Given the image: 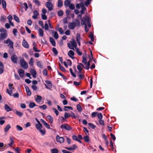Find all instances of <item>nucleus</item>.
Instances as JSON below:
<instances>
[{
  "label": "nucleus",
  "mask_w": 153,
  "mask_h": 153,
  "mask_svg": "<svg viewBox=\"0 0 153 153\" xmlns=\"http://www.w3.org/2000/svg\"><path fill=\"white\" fill-rule=\"evenodd\" d=\"M75 49L77 54L79 56H81L82 54V53L81 52L79 51V49L78 48H76Z\"/></svg>",
  "instance_id": "obj_38"
},
{
  "label": "nucleus",
  "mask_w": 153,
  "mask_h": 153,
  "mask_svg": "<svg viewBox=\"0 0 153 153\" xmlns=\"http://www.w3.org/2000/svg\"><path fill=\"white\" fill-rule=\"evenodd\" d=\"M36 106H37V105H36L35 103L33 102H31L29 103V107L30 108H32Z\"/></svg>",
  "instance_id": "obj_21"
},
{
  "label": "nucleus",
  "mask_w": 153,
  "mask_h": 153,
  "mask_svg": "<svg viewBox=\"0 0 153 153\" xmlns=\"http://www.w3.org/2000/svg\"><path fill=\"white\" fill-rule=\"evenodd\" d=\"M74 54V52L72 50H70L68 53V56L72 59H74V57L72 56H73Z\"/></svg>",
  "instance_id": "obj_17"
},
{
  "label": "nucleus",
  "mask_w": 153,
  "mask_h": 153,
  "mask_svg": "<svg viewBox=\"0 0 153 153\" xmlns=\"http://www.w3.org/2000/svg\"><path fill=\"white\" fill-rule=\"evenodd\" d=\"M33 59L32 58H30V61L29 62V64L33 66Z\"/></svg>",
  "instance_id": "obj_56"
},
{
  "label": "nucleus",
  "mask_w": 153,
  "mask_h": 153,
  "mask_svg": "<svg viewBox=\"0 0 153 153\" xmlns=\"http://www.w3.org/2000/svg\"><path fill=\"white\" fill-rule=\"evenodd\" d=\"M52 51L55 55H57L58 54V52L55 48H52Z\"/></svg>",
  "instance_id": "obj_42"
},
{
  "label": "nucleus",
  "mask_w": 153,
  "mask_h": 153,
  "mask_svg": "<svg viewBox=\"0 0 153 153\" xmlns=\"http://www.w3.org/2000/svg\"><path fill=\"white\" fill-rule=\"evenodd\" d=\"M69 71L71 73V75L74 77H76V75L75 74H74L72 71V69L71 68H70L69 69Z\"/></svg>",
  "instance_id": "obj_44"
},
{
  "label": "nucleus",
  "mask_w": 153,
  "mask_h": 153,
  "mask_svg": "<svg viewBox=\"0 0 153 153\" xmlns=\"http://www.w3.org/2000/svg\"><path fill=\"white\" fill-rule=\"evenodd\" d=\"M18 72L19 74V76L21 77H23L24 75V71L22 69H19L18 70Z\"/></svg>",
  "instance_id": "obj_13"
},
{
  "label": "nucleus",
  "mask_w": 153,
  "mask_h": 153,
  "mask_svg": "<svg viewBox=\"0 0 153 153\" xmlns=\"http://www.w3.org/2000/svg\"><path fill=\"white\" fill-rule=\"evenodd\" d=\"M58 14L59 16H62L63 14V11L62 10H60L58 12Z\"/></svg>",
  "instance_id": "obj_51"
},
{
  "label": "nucleus",
  "mask_w": 153,
  "mask_h": 153,
  "mask_svg": "<svg viewBox=\"0 0 153 153\" xmlns=\"http://www.w3.org/2000/svg\"><path fill=\"white\" fill-rule=\"evenodd\" d=\"M97 114V112H93L91 113V117H95Z\"/></svg>",
  "instance_id": "obj_64"
},
{
  "label": "nucleus",
  "mask_w": 153,
  "mask_h": 153,
  "mask_svg": "<svg viewBox=\"0 0 153 153\" xmlns=\"http://www.w3.org/2000/svg\"><path fill=\"white\" fill-rule=\"evenodd\" d=\"M50 41L53 46L54 47L56 46V42L53 38L50 37Z\"/></svg>",
  "instance_id": "obj_18"
},
{
  "label": "nucleus",
  "mask_w": 153,
  "mask_h": 153,
  "mask_svg": "<svg viewBox=\"0 0 153 153\" xmlns=\"http://www.w3.org/2000/svg\"><path fill=\"white\" fill-rule=\"evenodd\" d=\"M58 31L62 35L64 34V32L62 28H59Z\"/></svg>",
  "instance_id": "obj_59"
},
{
  "label": "nucleus",
  "mask_w": 153,
  "mask_h": 153,
  "mask_svg": "<svg viewBox=\"0 0 153 153\" xmlns=\"http://www.w3.org/2000/svg\"><path fill=\"white\" fill-rule=\"evenodd\" d=\"M89 19L88 17L85 15V16L83 17L81 20V24L82 25H87L86 23H87L89 21Z\"/></svg>",
  "instance_id": "obj_3"
},
{
  "label": "nucleus",
  "mask_w": 153,
  "mask_h": 153,
  "mask_svg": "<svg viewBox=\"0 0 153 153\" xmlns=\"http://www.w3.org/2000/svg\"><path fill=\"white\" fill-rule=\"evenodd\" d=\"M35 127L37 130H39L42 128V125L41 123H40L36 124Z\"/></svg>",
  "instance_id": "obj_22"
},
{
  "label": "nucleus",
  "mask_w": 153,
  "mask_h": 153,
  "mask_svg": "<svg viewBox=\"0 0 153 153\" xmlns=\"http://www.w3.org/2000/svg\"><path fill=\"white\" fill-rule=\"evenodd\" d=\"M97 116L99 120L102 119V115L101 113H99L97 114Z\"/></svg>",
  "instance_id": "obj_46"
},
{
  "label": "nucleus",
  "mask_w": 153,
  "mask_h": 153,
  "mask_svg": "<svg viewBox=\"0 0 153 153\" xmlns=\"http://www.w3.org/2000/svg\"><path fill=\"white\" fill-rule=\"evenodd\" d=\"M91 0H86V1L85 2V4L86 6H88L91 3Z\"/></svg>",
  "instance_id": "obj_52"
},
{
  "label": "nucleus",
  "mask_w": 153,
  "mask_h": 153,
  "mask_svg": "<svg viewBox=\"0 0 153 153\" xmlns=\"http://www.w3.org/2000/svg\"><path fill=\"white\" fill-rule=\"evenodd\" d=\"M64 4L65 7H68L70 4L71 1L69 0H65L64 2Z\"/></svg>",
  "instance_id": "obj_19"
},
{
  "label": "nucleus",
  "mask_w": 153,
  "mask_h": 153,
  "mask_svg": "<svg viewBox=\"0 0 153 153\" xmlns=\"http://www.w3.org/2000/svg\"><path fill=\"white\" fill-rule=\"evenodd\" d=\"M60 128L62 129H65L68 131H71L72 128L69 126L68 124H64L61 125Z\"/></svg>",
  "instance_id": "obj_4"
},
{
  "label": "nucleus",
  "mask_w": 153,
  "mask_h": 153,
  "mask_svg": "<svg viewBox=\"0 0 153 153\" xmlns=\"http://www.w3.org/2000/svg\"><path fill=\"white\" fill-rule=\"evenodd\" d=\"M42 62L40 61H39L37 63V65L39 68H43L42 65Z\"/></svg>",
  "instance_id": "obj_35"
},
{
  "label": "nucleus",
  "mask_w": 153,
  "mask_h": 153,
  "mask_svg": "<svg viewBox=\"0 0 153 153\" xmlns=\"http://www.w3.org/2000/svg\"><path fill=\"white\" fill-rule=\"evenodd\" d=\"M72 147H71L69 148L67 147H65V148L68 150L72 151L77 148L78 147L75 144H73L72 145Z\"/></svg>",
  "instance_id": "obj_9"
},
{
  "label": "nucleus",
  "mask_w": 153,
  "mask_h": 153,
  "mask_svg": "<svg viewBox=\"0 0 153 153\" xmlns=\"http://www.w3.org/2000/svg\"><path fill=\"white\" fill-rule=\"evenodd\" d=\"M11 126L9 124H7L4 128L5 132H7L9 129L10 128Z\"/></svg>",
  "instance_id": "obj_26"
},
{
  "label": "nucleus",
  "mask_w": 153,
  "mask_h": 153,
  "mask_svg": "<svg viewBox=\"0 0 153 153\" xmlns=\"http://www.w3.org/2000/svg\"><path fill=\"white\" fill-rule=\"evenodd\" d=\"M76 108L77 110L79 112H81L82 111V108L81 105L79 104H77L76 105Z\"/></svg>",
  "instance_id": "obj_31"
},
{
  "label": "nucleus",
  "mask_w": 153,
  "mask_h": 153,
  "mask_svg": "<svg viewBox=\"0 0 153 153\" xmlns=\"http://www.w3.org/2000/svg\"><path fill=\"white\" fill-rule=\"evenodd\" d=\"M10 143L8 144V146H12L14 143V140L13 138L10 137Z\"/></svg>",
  "instance_id": "obj_32"
},
{
  "label": "nucleus",
  "mask_w": 153,
  "mask_h": 153,
  "mask_svg": "<svg viewBox=\"0 0 153 153\" xmlns=\"http://www.w3.org/2000/svg\"><path fill=\"white\" fill-rule=\"evenodd\" d=\"M16 128L17 130L18 131H22L23 130L22 128V127H21L20 126H19V125H17L16 126Z\"/></svg>",
  "instance_id": "obj_43"
},
{
  "label": "nucleus",
  "mask_w": 153,
  "mask_h": 153,
  "mask_svg": "<svg viewBox=\"0 0 153 153\" xmlns=\"http://www.w3.org/2000/svg\"><path fill=\"white\" fill-rule=\"evenodd\" d=\"M45 82L49 86L52 87V84L50 81L47 80L45 81Z\"/></svg>",
  "instance_id": "obj_50"
},
{
  "label": "nucleus",
  "mask_w": 153,
  "mask_h": 153,
  "mask_svg": "<svg viewBox=\"0 0 153 153\" xmlns=\"http://www.w3.org/2000/svg\"><path fill=\"white\" fill-rule=\"evenodd\" d=\"M65 108H67L70 110H73V108L71 106H65L64 110L65 111H67L68 110L66 109Z\"/></svg>",
  "instance_id": "obj_48"
},
{
  "label": "nucleus",
  "mask_w": 153,
  "mask_h": 153,
  "mask_svg": "<svg viewBox=\"0 0 153 153\" xmlns=\"http://www.w3.org/2000/svg\"><path fill=\"white\" fill-rule=\"evenodd\" d=\"M63 1L62 0H58V7H61L63 6Z\"/></svg>",
  "instance_id": "obj_24"
},
{
  "label": "nucleus",
  "mask_w": 153,
  "mask_h": 153,
  "mask_svg": "<svg viewBox=\"0 0 153 153\" xmlns=\"http://www.w3.org/2000/svg\"><path fill=\"white\" fill-rule=\"evenodd\" d=\"M1 3L3 7V8L4 10H5L6 9V2L4 0H2L1 1Z\"/></svg>",
  "instance_id": "obj_30"
},
{
  "label": "nucleus",
  "mask_w": 153,
  "mask_h": 153,
  "mask_svg": "<svg viewBox=\"0 0 153 153\" xmlns=\"http://www.w3.org/2000/svg\"><path fill=\"white\" fill-rule=\"evenodd\" d=\"M4 42L5 44H8V46L9 47L10 50H13L14 43L10 39L8 38L6 40H4Z\"/></svg>",
  "instance_id": "obj_1"
},
{
  "label": "nucleus",
  "mask_w": 153,
  "mask_h": 153,
  "mask_svg": "<svg viewBox=\"0 0 153 153\" xmlns=\"http://www.w3.org/2000/svg\"><path fill=\"white\" fill-rule=\"evenodd\" d=\"M89 126L91 127L93 129H94L96 127V126L91 123H88Z\"/></svg>",
  "instance_id": "obj_49"
},
{
  "label": "nucleus",
  "mask_w": 153,
  "mask_h": 153,
  "mask_svg": "<svg viewBox=\"0 0 153 153\" xmlns=\"http://www.w3.org/2000/svg\"><path fill=\"white\" fill-rule=\"evenodd\" d=\"M69 6V8L72 10H74V9L75 6L73 4H70Z\"/></svg>",
  "instance_id": "obj_58"
},
{
  "label": "nucleus",
  "mask_w": 153,
  "mask_h": 153,
  "mask_svg": "<svg viewBox=\"0 0 153 153\" xmlns=\"http://www.w3.org/2000/svg\"><path fill=\"white\" fill-rule=\"evenodd\" d=\"M52 153H58L59 151L56 148H54L51 150Z\"/></svg>",
  "instance_id": "obj_37"
},
{
  "label": "nucleus",
  "mask_w": 153,
  "mask_h": 153,
  "mask_svg": "<svg viewBox=\"0 0 153 153\" xmlns=\"http://www.w3.org/2000/svg\"><path fill=\"white\" fill-rule=\"evenodd\" d=\"M31 88L33 89V90L34 91H36L37 89V87L36 86L34 85H33L31 86Z\"/></svg>",
  "instance_id": "obj_61"
},
{
  "label": "nucleus",
  "mask_w": 153,
  "mask_h": 153,
  "mask_svg": "<svg viewBox=\"0 0 153 153\" xmlns=\"http://www.w3.org/2000/svg\"><path fill=\"white\" fill-rule=\"evenodd\" d=\"M42 97L39 95H37L36 98L35 99V101L37 102H41L42 100Z\"/></svg>",
  "instance_id": "obj_23"
},
{
  "label": "nucleus",
  "mask_w": 153,
  "mask_h": 153,
  "mask_svg": "<svg viewBox=\"0 0 153 153\" xmlns=\"http://www.w3.org/2000/svg\"><path fill=\"white\" fill-rule=\"evenodd\" d=\"M39 107L40 108H42L43 110H45L47 108V106L45 105H43L42 106H39Z\"/></svg>",
  "instance_id": "obj_63"
},
{
  "label": "nucleus",
  "mask_w": 153,
  "mask_h": 153,
  "mask_svg": "<svg viewBox=\"0 0 153 153\" xmlns=\"http://www.w3.org/2000/svg\"><path fill=\"white\" fill-rule=\"evenodd\" d=\"M85 134L86 135L83 137V139L85 142H88L89 141V137L87 135L86 133Z\"/></svg>",
  "instance_id": "obj_28"
},
{
  "label": "nucleus",
  "mask_w": 153,
  "mask_h": 153,
  "mask_svg": "<svg viewBox=\"0 0 153 153\" xmlns=\"http://www.w3.org/2000/svg\"><path fill=\"white\" fill-rule=\"evenodd\" d=\"M53 36L56 39H57L58 38L59 35L56 32H54Z\"/></svg>",
  "instance_id": "obj_57"
},
{
  "label": "nucleus",
  "mask_w": 153,
  "mask_h": 153,
  "mask_svg": "<svg viewBox=\"0 0 153 153\" xmlns=\"http://www.w3.org/2000/svg\"><path fill=\"white\" fill-rule=\"evenodd\" d=\"M11 61L14 63H17V60L18 59L17 56L15 55L14 54L11 57Z\"/></svg>",
  "instance_id": "obj_8"
},
{
  "label": "nucleus",
  "mask_w": 153,
  "mask_h": 153,
  "mask_svg": "<svg viewBox=\"0 0 153 153\" xmlns=\"http://www.w3.org/2000/svg\"><path fill=\"white\" fill-rule=\"evenodd\" d=\"M71 44L74 48V47L75 48H76L77 44L75 40H73L71 42Z\"/></svg>",
  "instance_id": "obj_29"
},
{
  "label": "nucleus",
  "mask_w": 153,
  "mask_h": 153,
  "mask_svg": "<svg viewBox=\"0 0 153 153\" xmlns=\"http://www.w3.org/2000/svg\"><path fill=\"white\" fill-rule=\"evenodd\" d=\"M16 113L18 116L20 117H22L23 115V113L17 111H16Z\"/></svg>",
  "instance_id": "obj_33"
},
{
  "label": "nucleus",
  "mask_w": 153,
  "mask_h": 153,
  "mask_svg": "<svg viewBox=\"0 0 153 153\" xmlns=\"http://www.w3.org/2000/svg\"><path fill=\"white\" fill-rule=\"evenodd\" d=\"M67 45H68V48L69 49H72V50H74V48L73 46H72V44H71L69 43H67Z\"/></svg>",
  "instance_id": "obj_40"
},
{
  "label": "nucleus",
  "mask_w": 153,
  "mask_h": 153,
  "mask_svg": "<svg viewBox=\"0 0 153 153\" xmlns=\"http://www.w3.org/2000/svg\"><path fill=\"white\" fill-rule=\"evenodd\" d=\"M25 88L27 93V95L28 96H30L31 94V92L30 91L28 87L26 86H25Z\"/></svg>",
  "instance_id": "obj_15"
},
{
  "label": "nucleus",
  "mask_w": 153,
  "mask_h": 153,
  "mask_svg": "<svg viewBox=\"0 0 153 153\" xmlns=\"http://www.w3.org/2000/svg\"><path fill=\"white\" fill-rule=\"evenodd\" d=\"M30 72L32 75L33 77L35 78L36 77V71L34 69L31 68L30 69Z\"/></svg>",
  "instance_id": "obj_14"
},
{
  "label": "nucleus",
  "mask_w": 153,
  "mask_h": 153,
  "mask_svg": "<svg viewBox=\"0 0 153 153\" xmlns=\"http://www.w3.org/2000/svg\"><path fill=\"white\" fill-rule=\"evenodd\" d=\"M88 58L89 59V60L88 62H87L86 64L85 65V69L86 70H88L90 68V62L91 60L93 59V56H89Z\"/></svg>",
  "instance_id": "obj_5"
},
{
  "label": "nucleus",
  "mask_w": 153,
  "mask_h": 153,
  "mask_svg": "<svg viewBox=\"0 0 153 153\" xmlns=\"http://www.w3.org/2000/svg\"><path fill=\"white\" fill-rule=\"evenodd\" d=\"M20 65L21 67L25 69H27L28 67L27 63L23 58H22L20 60Z\"/></svg>",
  "instance_id": "obj_2"
},
{
  "label": "nucleus",
  "mask_w": 153,
  "mask_h": 153,
  "mask_svg": "<svg viewBox=\"0 0 153 153\" xmlns=\"http://www.w3.org/2000/svg\"><path fill=\"white\" fill-rule=\"evenodd\" d=\"M89 37L90 38L91 41L92 42H93L94 41V35L91 33L89 35Z\"/></svg>",
  "instance_id": "obj_53"
},
{
  "label": "nucleus",
  "mask_w": 153,
  "mask_h": 153,
  "mask_svg": "<svg viewBox=\"0 0 153 153\" xmlns=\"http://www.w3.org/2000/svg\"><path fill=\"white\" fill-rule=\"evenodd\" d=\"M82 62L85 65H86L87 62V59L86 58L84 57V56H82Z\"/></svg>",
  "instance_id": "obj_34"
},
{
  "label": "nucleus",
  "mask_w": 153,
  "mask_h": 153,
  "mask_svg": "<svg viewBox=\"0 0 153 153\" xmlns=\"http://www.w3.org/2000/svg\"><path fill=\"white\" fill-rule=\"evenodd\" d=\"M13 17L14 19L17 22H19V18L16 16V15H13Z\"/></svg>",
  "instance_id": "obj_45"
},
{
  "label": "nucleus",
  "mask_w": 153,
  "mask_h": 153,
  "mask_svg": "<svg viewBox=\"0 0 153 153\" xmlns=\"http://www.w3.org/2000/svg\"><path fill=\"white\" fill-rule=\"evenodd\" d=\"M77 68L78 70L79 71V74H81L82 73V68L81 67V66L79 65H78L77 66Z\"/></svg>",
  "instance_id": "obj_39"
},
{
  "label": "nucleus",
  "mask_w": 153,
  "mask_h": 153,
  "mask_svg": "<svg viewBox=\"0 0 153 153\" xmlns=\"http://www.w3.org/2000/svg\"><path fill=\"white\" fill-rule=\"evenodd\" d=\"M47 118L48 119L51 123H52L53 122V118L51 115H49L47 116Z\"/></svg>",
  "instance_id": "obj_25"
},
{
  "label": "nucleus",
  "mask_w": 153,
  "mask_h": 153,
  "mask_svg": "<svg viewBox=\"0 0 153 153\" xmlns=\"http://www.w3.org/2000/svg\"><path fill=\"white\" fill-rule=\"evenodd\" d=\"M42 18V19L45 20L47 19V16L45 14H42L41 16Z\"/></svg>",
  "instance_id": "obj_62"
},
{
  "label": "nucleus",
  "mask_w": 153,
  "mask_h": 153,
  "mask_svg": "<svg viewBox=\"0 0 153 153\" xmlns=\"http://www.w3.org/2000/svg\"><path fill=\"white\" fill-rule=\"evenodd\" d=\"M86 9V8L85 7L81 8V10L80 11V13L81 14H83L84 13V11Z\"/></svg>",
  "instance_id": "obj_60"
},
{
  "label": "nucleus",
  "mask_w": 153,
  "mask_h": 153,
  "mask_svg": "<svg viewBox=\"0 0 153 153\" xmlns=\"http://www.w3.org/2000/svg\"><path fill=\"white\" fill-rule=\"evenodd\" d=\"M52 110L56 114V116H57L59 115V112L56 108H52Z\"/></svg>",
  "instance_id": "obj_47"
},
{
  "label": "nucleus",
  "mask_w": 153,
  "mask_h": 153,
  "mask_svg": "<svg viewBox=\"0 0 153 153\" xmlns=\"http://www.w3.org/2000/svg\"><path fill=\"white\" fill-rule=\"evenodd\" d=\"M59 68L62 71L64 72L65 71V70L61 65L60 63H59Z\"/></svg>",
  "instance_id": "obj_54"
},
{
  "label": "nucleus",
  "mask_w": 153,
  "mask_h": 153,
  "mask_svg": "<svg viewBox=\"0 0 153 153\" xmlns=\"http://www.w3.org/2000/svg\"><path fill=\"white\" fill-rule=\"evenodd\" d=\"M75 27V25L73 22H70L69 23L68 25V28L70 29H73Z\"/></svg>",
  "instance_id": "obj_12"
},
{
  "label": "nucleus",
  "mask_w": 153,
  "mask_h": 153,
  "mask_svg": "<svg viewBox=\"0 0 153 153\" xmlns=\"http://www.w3.org/2000/svg\"><path fill=\"white\" fill-rule=\"evenodd\" d=\"M0 41L6 39L7 36V34L5 32L1 33L0 34Z\"/></svg>",
  "instance_id": "obj_10"
},
{
  "label": "nucleus",
  "mask_w": 153,
  "mask_h": 153,
  "mask_svg": "<svg viewBox=\"0 0 153 153\" xmlns=\"http://www.w3.org/2000/svg\"><path fill=\"white\" fill-rule=\"evenodd\" d=\"M4 108L7 112L10 111L12 110L11 108L7 104L5 105Z\"/></svg>",
  "instance_id": "obj_20"
},
{
  "label": "nucleus",
  "mask_w": 153,
  "mask_h": 153,
  "mask_svg": "<svg viewBox=\"0 0 153 153\" xmlns=\"http://www.w3.org/2000/svg\"><path fill=\"white\" fill-rule=\"evenodd\" d=\"M74 23V24L76 26H80V22L77 19H76L74 20V22H73Z\"/></svg>",
  "instance_id": "obj_16"
},
{
  "label": "nucleus",
  "mask_w": 153,
  "mask_h": 153,
  "mask_svg": "<svg viewBox=\"0 0 153 153\" xmlns=\"http://www.w3.org/2000/svg\"><path fill=\"white\" fill-rule=\"evenodd\" d=\"M45 5L46 7L48 9L49 11H51L53 9V4L50 2L48 1L46 3Z\"/></svg>",
  "instance_id": "obj_6"
},
{
  "label": "nucleus",
  "mask_w": 153,
  "mask_h": 153,
  "mask_svg": "<svg viewBox=\"0 0 153 153\" xmlns=\"http://www.w3.org/2000/svg\"><path fill=\"white\" fill-rule=\"evenodd\" d=\"M56 139L57 142H59L61 143H63L65 140L63 137H59L58 135L56 136Z\"/></svg>",
  "instance_id": "obj_7"
},
{
  "label": "nucleus",
  "mask_w": 153,
  "mask_h": 153,
  "mask_svg": "<svg viewBox=\"0 0 153 153\" xmlns=\"http://www.w3.org/2000/svg\"><path fill=\"white\" fill-rule=\"evenodd\" d=\"M39 131L42 135H44L45 134L46 131L45 128L43 129L42 130L41 128Z\"/></svg>",
  "instance_id": "obj_41"
},
{
  "label": "nucleus",
  "mask_w": 153,
  "mask_h": 153,
  "mask_svg": "<svg viewBox=\"0 0 153 153\" xmlns=\"http://www.w3.org/2000/svg\"><path fill=\"white\" fill-rule=\"evenodd\" d=\"M76 40L77 42L80 41V35L79 33H77L76 35Z\"/></svg>",
  "instance_id": "obj_36"
},
{
  "label": "nucleus",
  "mask_w": 153,
  "mask_h": 153,
  "mask_svg": "<svg viewBox=\"0 0 153 153\" xmlns=\"http://www.w3.org/2000/svg\"><path fill=\"white\" fill-rule=\"evenodd\" d=\"M22 45L23 47L26 48H29V45L28 44L27 42L25 39H24L23 40L22 42Z\"/></svg>",
  "instance_id": "obj_11"
},
{
  "label": "nucleus",
  "mask_w": 153,
  "mask_h": 153,
  "mask_svg": "<svg viewBox=\"0 0 153 153\" xmlns=\"http://www.w3.org/2000/svg\"><path fill=\"white\" fill-rule=\"evenodd\" d=\"M39 36L40 37L43 36L44 31H43L40 28L39 29Z\"/></svg>",
  "instance_id": "obj_27"
},
{
  "label": "nucleus",
  "mask_w": 153,
  "mask_h": 153,
  "mask_svg": "<svg viewBox=\"0 0 153 153\" xmlns=\"http://www.w3.org/2000/svg\"><path fill=\"white\" fill-rule=\"evenodd\" d=\"M13 85L12 84L9 83L8 85V87L9 88V89L10 90L11 92H12L13 90V89H14V88H13L12 86H13Z\"/></svg>",
  "instance_id": "obj_55"
}]
</instances>
